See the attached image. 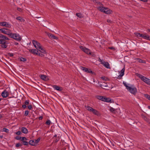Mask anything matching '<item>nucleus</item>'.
Returning a JSON list of instances; mask_svg holds the SVG:
<instances>
[{"instance_id":"f257e3e1","label":"nucleus","mask_w":150,"mask_h":150,"mask_svg":"<svg viewBox=\"0 0 150 150\" xmlns=\"http://www.w3.org/2000/svg\"><path fill=\"white\" fill-rule=\"evenodd\" d=\"M10 37L18 41H21L22 39L21 36L17 33H12L10 35Z\"/></svg>"},{"instance_id":"f03ea898","label":"nucleus","mask_w":150,"mask_h":150,"mask_svg":"<svg viewBox=\"0 0 150 150\" xmlns=\"http://www.w3.org/2000/svg\"><path fill=\"white\" fill-rule=\"evenodd\" d=\"M110 84L109 83H103L101 84H100L99 86L101 88L104 89L109 90L111 89L112 87L110 86Z\"/></svg>"},{"instance_id":"7ed1b4c3","label":"nucleus","mask_w":150,"mask_h":150,"mask_svg":"<svg viewBox=\"0 0 150 150\" xmlns=\"http://www.w3.org/2000/svg\"><path fill=\"white\" fill-rule=\"evenodd\" d=\"M128 88V90L130 93L135 95L137 92V89L136 88L134 87H127Z\"/></svg>"},{"instance_id":"20e7f679","label":"nucleus","mask_w":150,"mask_h":150,"mask_svg":"<svg viewBox=\"0 0 150 150\" xmlns=\"http://www.w3.org/2000/svg\"><path fill=\"white\" fill-rule=\"evenodd\" d=\"M32 43L34 46L37 49L41 48L40 44L36 40H32Z\"/></svg>"},{"instance_id":"39448f33","label":"nucleus","mask_w":150,"mask_h":150,"mask_svg":"<svg viewBox=\"0 0 150 150\" xmlns=\"http://www.w3.org/2000/svg\"><path fill=\"white\" fill-rule=\"evenodd\" d=\"M0 44H1V47L3 49L6 48L7 47V45H6V40H4L3 38H0Z\"/></svg>"},{"instance_id":"423d86ee","label":"nucleus","mask_w":150,"mask_h":150,"mask_svg":"<svg viewBox=\"0 0 150 150\" xmlns=\"http://www.w3.org/2000/svg\"><path fill=\"white\" fill-rule=\"evenodd\" d=\"M29 51L30 52H31L34 54L38 55L39 56H43V54H42L39 53H38V50H37L36 49H30Z\"/></svg>"},{"instance_id":"0eeeda50","label":"nucleus","mask_w":150,"mask_h":150,"mask_svg":"<svg viewBox=\"0 0 150 150\" xmlns=\"http://www.w3.org/2000/svg\"><path fill=\"white\" fill-rule=\"evenodd\" d=\"M0 25L8 28H10L11 27L10 24L6 22H0Z\"/></svg>"},{"instance_id":"6e6552de","label":"nucleus","mask_w":150,"mask_h":150,"mask_svg":"<svg viewBox=\"0 0 150 150\" xmlns=\"http://www.w3.org/2000/svg\"><path fill=\"white\" fill-rule=\"evenodd\" d=\"M102 101L112 103L111 99L110 98H107L105 96H103L102 98Z\"/></svg>"},{"instance_id":"1a4fd4ad","label":"nucleus","mask_w":150,"mask_h":150,"mask_svg":"<svg viewBox=\"0 0 150 150\" xmlns=\"http://www.w3.org/2000/svg\"><path fill=\"white\" fill-rule=\"evenodd\" d=\"M8 92L6 90H4L1 93V95L3 98H6L8 95Z\"/></svg>"},{"instance_id":"9d476101","label":"nucleus","mask_w":150,"mask_h":150,"mask_svg":"<svg viewBox=\"0 0 150 150\" xmlns=\"http://www.w3.org/2000/svg\"><path fill=\"white\" fill-rule=\"evenodd\" d=\"M53 88L59 91H61L62 90V88L57 85H53L52 86Z\"/></svg>"},{"instance_id":"9b49d317","label":"nucleus","mask_w":150,"mask_h":150,"mask_svg":"<svg viewBox=\"0 0 150 150\" xmlns=\"http://www.w3.org/2000/svg\"><path fill=\"white\" fill-rule=\"evenodd\" d=\"M92 112L94 114L97 116H99L101 115L100 113L98 111L95 109H93Z\"/></svg>"},{"instance_id":"f8f14e48","label":"nucleus","mask_w":150,"mask_h":150,"mask_svg":"<svg viewBox=\"0 0 150 150\" xmlns=\"http://www.w3.org/2000/svg\"><path fill=\"white\" fill-rule=\"evenodd\" d=\"M102 64L106 68L108 69L110 68V64L108 62L104 61L103 63H102Z\"/></svg>"},{"instance_id":"ddd939ff","label":"nucleus","mask_w":150,"mask_h":150,"mask_svg":"<svg viewBox=\"0 0 150 150\" xmlns=\"http://www.w3.org/2000/svg\"><path fill=\"white\" fill-rule=\"evenodd\" d=\"M3 38V40H10V39L6 36L2 34H0V38Z\"/></svg>"},{"instance_id":"4468645a","label":"nucleus","mask_w":150,"mask_h":150,"mask_svg":"<svg viewBox=\"0 0 150 150\" xmlns=\"http://www.w3.org/2000/svg\"><path fill=\"white\" fill-rule=\"evenodd\" d=\"M48 35L49 37L51 39H54L56 40L58 39V38L57 37H56L52 34L49 33Z\"/></svg>"},{"instance_id":"2eb2a0df","label":"nucleus","mask_w":150,"mask_h":150,"mask_svg":"<svg viewBox=\"0 0 150 150\" xmlns=\"http://www.w3.org/2000/svg\"><path fill=\"white\" fill-rule=\"evenodd\" d=\"M142 38L146 39L149 41H150V36L149 35H147L146 34H143L142 35Z\"/></svg>"},{"instance_id":"dca6fc26","label":"nucleus","mask_w":150,"mask_h":150,"mask_svg":"<svg viewBox=\"0 0 150 150\" xmlns=\"http://www.w3.org/2000/svg\"><path fill=\"white\" fill-rule=\"evenodd\" d=\"M105 7H103V6H98L97 9L98 10H100V11L102 12H103L104 13V10H106V9H105Z\"/></svg>"},{"instance_id":"f3484780","label":"nucleus","mask_w":150,"mask_h":150,"mask_svg":"<svg viewBox=\"0 0 150 150\" xmlns=\"http://www.w3.org/2000/svg\"><path fill=\"white\" fill-rule=\"evenodd\" d=\"M21 131L24 134H27L28 132V129L25 127H22L21 129Z\"/></svg>"},{"instance_id":"a211bd4d","label":"nucleus","mask_w":150,"mask_h":150,"mask_svg":"<svg viewBox=\"0 0 150 150\" xmlns=\"http://www.w3.org/2000/svg\"><path fill=\"white\" fill-rule=\"evenodd\" d=\"M40 78L43 80L46 81L47 80V76L46 75H40Z\"/></svg>"},{"instance_id":"6ab92c4d","label":"nucleus","mask_w":150,"mask_h":150,"mask_svg":"<svg viewBox=\"0 0 150 150\" xmlns=\"http://www.w3.org/2000/svg\"><path fill=\"white\" fill-rule=\"evenodd\" d=\"M144 79L143 81L148 85H150V79L146 77Z\"/></svg>"},{"instance_id":"aec40b11","label":"nucleus","mask_w":150,"mask_h":150,"mask_svg":"<svg viewBox=\"0 0 150 150\" xmlns=\"http://www.w3.org/2000/svg\"><path fill=\"white\" fill-rule=\"evenodd\" d=\"M105 9H107L104 10L105 11L104 13L108 14H110L111 13V11L110 10L108 9V8L106 7H105Z\"/></svg>"},{"instance_id":"412c9836","label":"nucleus","mask_w":150,"mask_h":150,"mask_svg":"<svg viewBox=\"0 0 150 150\" xmlns=\"http://www.w3.org/2000/svg\"><path fill=\"white\" fill-rule=\"evenodd\" d=\"M81 69L82 70H83L87 73H88L89 72V70H90V69H88V68L81 67Z\"/></svg>"},{"instance_id":"4be33fe9","label":"nucleus","mask_w":150,"mask_h":150,"mask_svg":"<svg viewBox=\"0 0 150 150\" xmlns=\"http://www.w3.org/2000/svg\"><path fill=\"white\" fill-rule=\"evenodd\" d=\"M84 52L88 54H91V52L90 50L88 48H86Z\"/></svg>"},{"instance_id":"5701e85b","label":"nucleus","mask_w":150,"mask_h":150,"mask_svg":"<svg viewBox=\"0 0 150 150\" xmlns=\"http://www.w3.org/2000/svg\"><path fill=\"white\" fill-rule=\"evenodd\" d=\"M40 49V50H38V51H40V52H42V53L45 54L46 53V52L45 50V49L44 48L42 47V46L41 47V48Z\"/></svg>"},{"instance_id":"b1692460","label":"nucleus","mask_w":150,"mask_h":150,"mask_svg":"<svg viewBox=\"0 0 150 150\" xmlns=\"http://www.w3.org/2000/svg\"><path fill=\"white\" fill-rule=\"evenodd\" d=\"M16 19L22 22H24L25 21V20L23 19L21 17L18 16L16 18Z\"/></svg>"},{"instance_id":"393cba45","label":"nucleus","mask_w":150,"mask_h":150,"mask_svg":"<svg viewBox=\"0 0 150 150\" xmlns=\"http://www.w3.org/2000/svg\"><path fill=\"white\" fill-rule=\"evenodd\" d=\"M137 76L140 78L141 79L144 81V79L146 78V77L140 74H138Z\"/></svg>"},{"instance_id":"a878e982","label":"nucleus","mask_w":150,"mask_h":150,"mask_svg":"<svg viewBox=\"0 0 150 150\" xmlns=\"http://www.w3.org/2000/svg\"><path fill=\"white\" fill-rule=\"evenodd\" d=\"M86 109L89 111L92 112L93 110V108L89 106H85Z\"/></svg>"},{"instance_id":"bb28decb","label":"nucleus","mask_w":150,"mask_h":150,"mask_svg":"<svg viewBox=\"0 0 150 150\" xmlns=\"http://www.w3.org/2000/svg\"><path fill=\"white\" fill-rule=\"evenodd\" d=\"M5 30H8L7 28H2L0 29V31L2 33L5 34L6 31H5Z\"/></svg>"},{"instance_id":"cd10ccee","label":"nucleus","mask_w":150,"mask_h":150,"mask_svg":"<svg viewBox=\"0 0 150 150\" xmlns=\"http://www.w3.org/2000/svg\"><path fill=\"white\" fill-rule=\"evenodd\" d=\"M29 144L32 146H35V142L33 140H30L29 142Z\"/></svg>"},{"instance_id":"c85d7f7f","label":"nucleus","mask_w":150,"mask_h":150,"mask_svg":"<svg viewBox=\"0 0 150 150\" xmlns=\"http://www.w3.org/2000/svg\"><path fill=\"white\" fill-rule=\"evenodd\" d=\"M76 15L79 18H81L83 17L81 13H77Z\"/></svg>"},{"instance_id":"c756f323","label":"nucleus","mask_w":150,"mask_h":150,"mask_svg":"<svg viewBox=\"0 0 150 150\" xmlns=\"http://www.w3.org/2000/svg\"><path fill=\"white\" fill-rule=\"evenodd\" d=\"M110 110L111 112H112L114 113H115L116 111L115 109L112 107H111L110 108Z\"/></svg>"},{"instance_id":"7c9ffc66","label":"nucleus","mask_w":150,"mask_h":150,"mask_svg":"<svg viewBox=\"0 0 150 150\" xmlns=\"http://www.w3.org/2000/svg\"><path fill=\"white\" fill-rule=\"evenodd\" d=\"M125 70V67H124L122 69V70L121 71V73L120 74L122 75H124V72Z\"/></svg>"},{"instance_id":"2f4dec72","label":"nucleus","mask_w":150,"mask_h":150,"mask_svg":"<svg viewBox=\"0 0 150 150\" xmlns=\"http://www.w3.org/2000/svg\"><path fill=\"white\" fill-rule=\"evenodd\" d=\"M19 60L21 61L25 62L26 61V59L25 58L21 57L19 58Z\"/></svg>"},{"instance_id":"473e14b6","label":"nucleus","mask_w":150,"mask_h":150,"mask_svg":"<svg viewBox=\"0 0 150 150\" xmlns=\"http://www.w3.org/2000/svg\"><path fill=\"white\" fill-rule=\"evenodd\" d=\"M22 144L23 145L27 146L29 144V142H28L26 141V140H25L22 142Z\"/></svg>"},{"instance_id":"72a5a7b5","label":"nucleus","mask_w":150,"mask_h":150,"mask_svg":"<svg viewBox=\"0 0 150 150\" xmlns=\"http://www.w3.org/2000/svg\"><path fill=\"white\" fill-rule=\"evenodd\" d=\"M9 131L8 129L5 128H4L3 129V132H4L7 133H8Z\"/></svg>"},{"instance_id":"f704fd0d","label":"nucleus","mask_w":150,"mask_h":150,"mask_svg":"<svg viewBox=\"0 0 150 150\" xmlns=\"http://www.w3.org/2000/svg\"><path fill=\"white\" fill-rule=\"evenodd\" d=\"M103 97V96H97V98L98 99L102 101Z\"/></svg>"},{"instance_id":"c9c22d12","label":"nucleus","mask_w":150,"mask_h":150,"mask_svg":"<svg viewBox=\"0 0 150 150\" xmlns=\"http://www.w3.org/2000/svg\"><path fill=\"white\" fill-rule=\"evenodd\" d=\"M40 138L39 137L35 141V145H36V144H37L40 141Z\"/></svg>"},{"instance_id":"e433bc0d","label":"nucleus","mask_w":150,"mask_h":150,"mask_svg":"<svg viewBox=\"0 0 150 150\" xmlns=\"http://www.w3.org/2000/svg\"><path fill=\"white\" fill-rule=\"evenodd\" d=\"M27 139L25 137H21V140L22 142H23L25 140H26Z\"/></svg>"},{"instance_id":"4c0bfd02","label":"nucleus","mask_w":150,"mask_h":150,"mask_svg":"<svg viewBox=\"0 0 150 150\" xmlns=\"http://www.w3.org/2000/svg\"><path fill=\"white\" fill-rule=\"evenodd\" d=\"M145 97L150 100V96L148 94H144Z\"/></svg>"},{"instance_id":"58836bf2","label":"nucleus","mask_w":150,"mask_h":150,"mask_svg":"<svg viewBox=\"0 0 150 150\" xmlns=\"http://www.w3.org/2000/svg\"><path fill=\"white\" fill-rule=\"evenodd\" d=\"M51 123V122L50 120H47L45 122V124L47 125H50Z\"/></svg>"},{"instance_id":"ea45409f","label":"nucleus","mask_w":150,"mask_h":150,"mask_svg":"<svg viewBox=\"0 0 150 150\" xmlns=\"http://www.w3.org/2000/svg\"><path fill=\"white\" fill-rule=\"evenodd\" d=\"M80 49L83 52L84 51L85 49H86V47H83V46H80Z\"/></svg>"},{"instance_id":"a19ab883","label":"nucleus","mask_w":150,"mask_h":150,"mask_svg":"<svg viewBox=\"0 0 150 150\" xmlns=\"http://www.w3.org/2000/svg\"><path fill=\"white\" fill-rule=\"evenodd\" d=\"M22 144L21 143H17L16 145V147H18L20 146H22Z\"/></svg>"},{"instance_id":"79ce46f5","label":"nucleus","mask_w":150,"mask_h":150,"mask_svg":"<svg viewBox=\"0 0 150 150\" xmlns=\"http://www.w3.org/2000/svg\"><path fill=\"white\" fill-rule=\"evenodd\" d=\"M5 34H6L7 35H9V37H10V35L12 33H10V32L9 31H6Z\"/></svg>"},{"instance_id":"37998d69","label":"nucleus","mask_w":150,"mask_h":150,"mask_svg":"<svg viewBox=\"0 0 150 150\" xmlns=\"http://www.w3.org/2000/svg\"><path fill=\"white\" fill-rule=\"evenodd\" d=\"M27 107H28V108L29 109V110H31L32 109V105L30 103V104H29L27 106Z\"/></svg>"},{"instance_id":"c03bdc74","label":"nucleus","mask_w":150,"mask_h":150,"mask_svg":"<svg viewBox=\"0 0 150 150\" xmlns=\"http://www.w3.org/2000/svg\"><path fill=\"white\" fill-rule=\"evenodd\" d=\"M29 112L28 110H25V112L24 115L25 116H27L29 114Z\"/></svg>"},{"instance_id":"a18cd8bd","label":"nucleus","mask_w":150,"mask_h":150,"mask_svg":"<svg viewBox=\"0 0 150 150\" xmlns=\"http://www.w3.org/2000/svg\"><path fill=\"white\" fill-rule=\"evenodd\" d=\"M60 139V138L59 137H58L56 138V139L54 141V142L56 143H57L59 140Z\"/></svg>"},{"instance_id":"49530a36","label":"nucleus","mask_w":150,"mask_h":150,"mask_svg":"<svg viewBox=\"0 0 150 150\" xmlns=\"http://www.w3.org/2000/svg\"><path fill=\"white\" fill-rule=\"evenodd\" d=\"M140 33H134L135 35L137 36L138 37H139V36Z\"/></svg>"},{"instance_id":"de8ad7c7","label":"nucleus","mask_w":150,"mask_h":150,"mask_svg":"<svg viewBox=\"0 0 150 150\" xmlns=\"http://www.w3.org/2000/svg\"><path fill=\"white\" fill-rule=\"evenodd\" d=\"M24 103L25 104V105H29V100H26L25 102Z\"/></svg>"},{"instance_id":"09e8293b","label":"nucleus","mask_w":150,"mask_h":150,"mask_svg":"<svg viewBox=\"0 0 150 150\" xmlns=\"http://www.w3.org/2000/svg\"><path fill=\"white\" fill-rule=\"evenodd\" d=\"M123 76V75H122L121 74H120V75H119L117 77V79H121L122 78V77Z\"/></svg>"},{"instance_id":"8fccbe9b","label":"nucleus","mask_w":150,"mask_h":150,"mask_svg":"<svg viewBox=\"0 0 150 150\" xmlns=\"http://www.w3.org/2000/svg\"><path fill=\"white\" fill-rule=\"evenodd\" d=\"M16 134L18 135H20L21 134V132L20 131H18L16 132Z\"/></svg>"},{"instance_id":"3c124183","label":"nucleus","mask_w":150,"mask_h":150,"mask_svg":"<svg viewBox=\"0 0 150 150\" xmlns=\"http://www.w3.org/2000/svg\"><path fill=\"white\" fill-rule=\"evenodd\" d=\"M15 139L17 140H21V137L19 136H16L15 137Z\"/></svg>"},{"instance_id":"603ef678","label":"nucleus","mask_w":150,"mask_h":150,"mask_svg":"<svg viewBox=\"0 0 150 150\" xmlns=\"http://www.w3.org/2000/svg\"><path fill=\"white\" fill-rule=\"evenodd\" d=\"M123 84H124V85L126 87V88L128 90V88L127 87H129V86H128L126 83H124V82H123Z\"/></svg>"},{"instance_id":"864d4df0","label":"nucleus","mask_w":150,"mask_h":150,"mask_svg":"<svg viewBox=\"0 0 150 150\" xmlns=\"http://www.w3.org/2000/svg\"><path fill=\"white\" fill-rule=\"evenodd\" d=\"M8 54L10 57H12L13 56L14 54L13 53H8Z\"/></svg>"},{"instance_id":"5fc2aeb1","label":"nucleus","mask_w":150,"mask_h":150,"mask_svg":"<svg viewBox=\"0 0 150 150\" xmlns=\"http://www.w3.org/2000/svg\"><path fill=\"white\" fill-rule=\"evenodd\" d=\"M27 107V106H26V105H25V104H24V105H22V107L24 108V109H25L26 108V107Z\"/></svg>"},{"instance_id":"6e6d98bb","label":"nucleus","mask_w":150,"mask_h":150,"mask_svg":"<svg viewBox=\"0 0 150 150\" xmlns=\"http://www.w3.org/2000/svg\"><path fill=\"white\" fill-rule=\"evenodd\" d=\"M89 71V72L88 73H91L92 74H95V73L94 72H93L90 69Z\"/></svg>"},{"instance_id":"4d7b16f0","label":"nucleus","mask_w":150,"mask_h":150,"mask_svg":"<svg viewBox=\"0 0 150 150\" xmlns=\"http://www.w3.org/2000/svg\"><path fill=\"white\" fill-rule=\"evenodd\" d=\"M96 3H97L98 4V5H100V6H102V5H103L101 3H100V2H96Z\"/></svg>"},{"instance_id":"13d9d810","label":"nucleus","mask_w":150,"mask_h":150,"mask_svg":"<svg viewBox=\"0 0 150 150\" xmlns=\"http://www.w3.org/2000/svg\"><path fill=\"white\" fill-rule=\"evenodd\" d=\"M137 59L139 60V62H141V63H143V61L142 59Z\"/></svg>"},{"instance_id":"bf43d9fd","label":"nucleus","mask_w":150,"mask_h":150,"mask_svg":"<svg viewBox=\"0 0 150 150\" xmlns=\"http://www.w3.org/2000/svg\"><path fill=\"white\" fill-rule=\"evenodd\" d=\"M107 22L108 23H112V21L111 20L109 19H108L107 20Z\"/></svg>"},{"instance_id":"052dcab7","label":"nucleus","mask_w":150,"mask_h":150,"mask_svg":"<svg viewBox=\"0 0 150 150\" xmlns=\"http://www.w3.org/2000/svg\"><path fill=\"white\" fill-rule=\"evenodd\" d=\"M17 10L19 11H21L22 10V9L21 8H17Z\"/></svg>"},{"instance_id":"680f3d73","label":"nucleus","mask_w":150,"mask_h":150,"mask_svg":"<svg viewBox=\"0 0 150 150\" xmlns=\"http://www.w3.org/2000/svg\"><path fill=\"white\" fill-rule=\"evenodd\" d=\"M42 118H43V117L42 116H41L40 117L38 118L39 120H42Z\"/></svg>"},{"instance_id":"e2e57ef3","label":"nucleus","mask_w":150,"mask_h":150,"mask_svg":"<svg viewBox=\"0 0 150 150\" xmlns=\"http://www.w3.org/2000/svg\"><path fill=\"white\" fill-rule=\"evenodd\" d=\"M99 61L101 62V63H103L102 60L100 58H99Z\"/></svg>"},{"instance_id":"0e129e2a","label":"nucleus","mask_w":150,"mask_h":150,"mask_svg":"<svg viewBox=\"0 0 150 150\" xmlns=\"http://www.w3.org/2000/svg\"><path fill=\"white\" fill-rule=\"evenodd\" d=\"M143 34H141L140 35L139 37H142H142L143 36Z\"/></svg>"},{"instance_id":"69168bd1","label":"nucleus","mask_w":150,"mask_h":150,"mask_svg":"<svg viewBox=\"0 0 150 150\" xmlns=\"http://www.w3.org/2000/svg\"><path fill=\"white\" fill-rule=\"evenodd\" d=\"M14 44L16 45H17L18 44V43L17 42H15Z\"/></svg>"},{"instance_id":"338daca9","label":"nucleus","mask_w":150,"mask_h":150,"mask_svg":"<svg viewBox=\"0 0 150 150\" xmlns=\"http://www.w3.org/2000/svg\"><path fill=\"white\" fill-rule=\"evenodd\" d=\"M109 49H111V50H112V49H114V48L113 47H110Z\"/></svg>"},{"instance_id":"774afa93","label":"nucleus","mask_w":150,"mask_h":150,"mask_svg":"<svg viewBox=\"0 0 150 150\" xmlns=\"http://www.w3.org/2000/svg\"><path fill=\"white\" fill-rule=\"evenodd\" d=\"M3 117V116L2 115L0 114V119Z\"/></svg>"}]
</instances>
